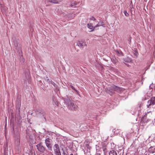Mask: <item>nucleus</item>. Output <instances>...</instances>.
<instances>
[{
    "instance_id": "obj_5",
    "label": "nucleus",
    "mask_w": 155,
    "mask_h": 155,
    "mask_svg": "<svg viewBox=\"0 0 155 155\" xmlns=\"http://www.w3.org/2000/svg\"><path fill=\"white\" fill-rule=\"evenodd\" d=\"M53 150L55 155H61L59 147L58 144H55L53 146Z\"/></svg>"
},
{
    "instance_id": "obj_22",
    "label": "nucleus",
    "mask_w": 155,
    "mask_h": 155,
    "mask_svg": "<svg viewBox=\"0 0 155 155\" xmlns=\"http://www.w3.org/2000/svg\"><path fill=\"white\" fill-rule=\"evenodd\" d=\"M49 82H50V83H51L52 85H53L54 87H56L57 84L55 83L52 80H51Z\"/></svg>"
},
{
    "instance_id": "obj_35",
    "label": "nucleus",
    "mask_w": 155,
    "mask_h": 155,
    "mask_svg": "<svg viewBox=\"0 0 155 155\" xmlns=\"http://www.w3.org/2000/svg\"><path fill=\"white\" fill-rule=\"evenodd\" d=\"M95 23H96V22L94 23V24H95Z\"/></svg>"
},
{
    "instance_id": "obj_4",
    "label": "nucleus",
    "mask_w": 155,
    "mask_h": 155,
    "mask_svg": "<svg viewBox=\"0 0 155 155\" xmlns=\"http://www.w3.org/2000/svg\"><path fill=\"white\" fill-rule=\"evenodd\" d=\"M45 143L48 150L50 151L52 150V140L49 138H46L45 140Z\"/></svg>"
},
{
    "instance_id": "obj_37",
    "label": "nucleus",
    "mask_w": 155,
    "mask_h": 155,
    "mask_svg": "<svg viewBox=\"0 0 155 155\" xmlns=\"http://www.w3.org/2000/svg\"><path fill=\"white\" fill-rule=\"evenodd\" d=\"M153 155H155V154H153Z\"/></svg>"
},
{
    "instance_id": "obj_30",
    "label": "nucleus",
    "mask_w": 155,
    "mask_h": 155,
    "mask_svg": "<svg viewBox=\"0 0 155 155\" xmlns=\"http://www.w3.org/2000/svg\"><path fill=\"white\" fill-rule=\"evenodd\" d=\"M18 145H20V141H18Z\"/></svg>"
},
{
    "instance_id": "obj_18",
    "label": "nucleus",
    "mask_w": 155,
    "mask_h": 155,
    "mask_svg": "<svg viewBox=\"0 0 155 155\" xmlns=\"http://www.w3.org/2000/svg\"><path fill=\"white\" fill-rule=\"evenodd\" d=\"M124 61L126 62H131L132 61V60L130 58H127L124 59Z\"/></svg>"
},
{
    "instance_id": "obj_14",
    "label": "nucleus",
    "mask_w": 155,
    "mask_h": 155,
    "mask_svg": "<svg viewBox=\"0 0 155 155\" xmlns=\"http://www.w3.org/2000/svg\"><path fill=\"white\" fill-rule=\"evenodd\" d=\"M143 123H147L148 122V120L147 118V115H145L141 119Z\"/></svg>"
},
{
    "instance_id": "obj_31",
    "label": "nucleus",
    "mask_w": 155,
    "mask_h": 155,
    "mask_svg": "<svg viewBox=\"0 0 155 155\" xmlns=\"http://www.w3.org/2000/svg\"><path fill=\"white\" fill-rule=\"evenodd\" d=\"M50 152V153H51V155H54L51 152Z\"/></svg>"
},
{
    "instance_id": "obj_23",
    "label": "nucleus",
    "mask_w": 155,
    "mask_h": 155,
    "mask_svg": "<svg viewBox=\"0 0 155 155\" xmlns=\"http://www.w3.org/2000/svg\"><path fill=\"white\" fill-rule=\"evenodd\" d=\"M70 86L73 90H74L76 92H78L77 90L76 89H75V88L71 84L70 85Z\"/></svg>"
},
{
    "instance_id": "obj_15",
    "label": "nucleus",
    "mask_w": 155,
    "mask_h": 155,
    "mask_svg": "<svg viewBox=\"0 0 155 155\" xmlns=\"http://www.w3.org/2000/svg\"><path fill=\"white\" fill-rule=\"evenodd\" d=\"M78 4V2H73L71 3V4L70 6L71 7L73 8H75L76 7L75 6L76 5H77Z\"/></svg>"
},
{
    "instance_id": "obj_7",
    "label": "nucleus",
    "mask_w": 155,
    "mask_h": 155,
    "mask_svg": "<svg viewBox=\"0 0 155 155\" xmlns=\"http://www.w3.org/2000/svg\"><path fill=\"white\" fill-rule=\"evenodd\" d=\"M77 45L82 48L86 47L87 46L86 42L82 41H79L78 42V43Z\"/></svg>"
},
{
    "instance_id": "obj_27",
    "label": "nucleus",
    "mask_w": 155,
    "mask_h": 155,
    "mask_svg": "<svg viewBox=\"0 0 155 155\" xmlns=\"http://www.w3.org/2000/svg\"><path fill=\"white\" fill-rule=\"evenodd\" d=\"M46 80L47 81V82L48 83H50V82H49V81L50 80H49V79L47 77H46Z\"/></svg>"
},
{
    "instance_id": "obj_20",
    "label": "nucleus",
    "mask_w": 155,
    "mask_h": 155,
    "mask_svg": "<svg viewBox=\"0 0 155 155\" xmlns=\"http://www.w3.org/2000/svg\"><path fill=\"white\" fill-rule=\"evenodd\" d=\"M29 155H35L34 150H31L29 153Z\"/></svg>"
},
{
    "instance_id": "obj_17",
    "label": "nucleus",
    "mask_w": 155,
    "mask_h": 155,
    "mask_svg": "<svg viewBox=\"0 0 155 155\" xmlns=\"http://www.w3.org/2000/svg\"><path fill=\"white\" fill-rule=\"evenodd\" d=\"M109 155H117L116 152L114 150L110 151L109 153Z\"/></svg>"
},
{
    "instance_id": "obj_2",
    "label": "nucleus",
    "mask_w": 155,
    "mask_h": 155,
    "mask_svg": "<svg viewBox=\"0 0 155 155\" xmlns=\"http://www.w3.org/2000/svg\"><path fill=\"white\" fill-rule=\"evenodd\" d=\"M36 115L37 117L40 118H42L45 119L46 120V119L45 117V113L44 111L40 109H37L35 111Z\"/></svg>"
},
{
    "instance_id": "obj_12",
    "label": "nucleus",
    "mask_w": 155,
    "mask_h": 155,
    "mask_svg": "<svg viewBox=\"0 0 155 155\" xmlns=\"http://www.w3.org/2000/svg\"><path fill=\"white\" fill-rule=\"evenodd\" d=\"M114 89H112V87L107 89V92L111 95L114 93Z\"/></svg>"
},
{
    "instance_id": "obj_1",
    "label": "nucleus",
    "mask_w": 155,
    "mask_h": 155,
    "mask_svg": "<svg viewBox=\"0 0 155 155\" xmlns=\"http://www.w3.org/2000/svg\"><path fill=\"white\" fill-rule=\"evenodd\" d=\"M64 101L65 103L67 105L69 109L72 110H78V106L74 104L70 97L66 96L65 98Z\"/></svg>"
},
{
    "instance_id": "obj_3",
    "label": "nucleus",
    "mask_w": 155,
    "mask_h": 155,
    "mask_svg": "<svg viewBox=\"0 0 155 155\" xmlns=\"http://www.w3.org/2000/svg\"><path fill=\"white\" fill-rule=\"evenodd\" d=\"M36 147L38 150L41 153H44L46 151L48 153V151L47 150L45 146L43 145V143H40L36 145Z\"/></svg>"
},
{
    "instance_id": "obj_13",
    "label": "nucleus",
    "mask_w": 155,
    "mask_h": 155,
    "mask_svg": "<svg viewBox=\"0 0 155 155\" xmlns=\"http://www.w3.org/2000/svg\"><path fill=\"white\" fill-rule=\"evenodd\" d=\"M21 105V101L20 98L18 99V103L17 105L16 106V108L18 109L19 112H20V107Z\"/></svg>"
},
{
    "instance_id": "obj_32",
    "label": "nucleus",
    "mask_w": 155,
    "mask_h": 155,
    "mask_svg": "<svg viewBox=\"0 0 155 155\" xmlns=\"http://www.w3.org/2000/svg\"><path fill=\"white\" fill-rule=\"evenodd\" d=\"M144 1H145V2H147V0H144Z\"/></svg>"
},
{
    "instance_id": "obj_21",
    "label": "nucleus",
    "mask_w": 155,
    "mask_h": 155,
    "mask_svg": "<svg viewBox=\"0 0 155 155\" xmlns=\"http://www.w3.org/2000/svg\"><path fill=\"white\" fill-rule=\"evenodd\" d=\"M58 15H62V16H65V17L66 18H67V15L64 12H62L61 13H60L59 12H58Z\"/></svg>"
},
{
    "instance_id": "obj_25",
    "label": "nucleus",
    "mask_w": 155,
    "mask_h": 155,
    "mask_svg": "<svg viewBox=\"0 0 155 155\" xmlns=\"http://www.w3.org/2000/svg\"><path fill=\"white\" fill-rule=\"evenodd\" d=\"M90 19L93 21L96 20V19L93 17H92L90 18Z\"/></svg>"
},
{
    "instance_id": "obj_19",
    "label": "nucleus",
    "mask_w": 155,
    "mask_h": 155,
    "mask_svg": "<svg viewBox=\"0 0 155 155\" xmlns=\"http://www.w3.org/2000/svg\"><path fill=\"white\" fill-rule=\"evenodd\" d=\"M87 27L88 28L90 29H92L93 28H94V27L92 25V24H87Z\"/></svg>"
},
{
    "instance_id": "obj_9",
    "label": "nucleus",
    "mask_w": 155,
    "mask_h": 155,
    "mask_svg": "<svg viewBox=\"0 0 155 155\" xmlns=\"http://www.w3.org/2000/svg\"><path fill=\"white\" fill-rule=\"evenodd\" d=\"M148 152L150 153H153L155 152V147L154 146L150 147L148 150Z\"/></svg>"
},
{
    "instance_id": "obj_10",
    "label": "nucleus",
    "mask_w": 155,
    "mask_h": 155,
    "mask_svg": "<svg viewBox=\"0 0 155 155\" xmlns=\"http://www.w3.org/2000/svg\"><path fill=\"white\" fill-rule=\"evenodd\" d=\"M117 54L119 56H123L124 53L120 50H117L115 51Z\"/></svg>"
},
{
    "instance_id": "obj_26",
    "label": "nucleus",
    "mask_w": 155,
    "mask_h": 155,
    "mask_svg": "<svg viewBox=\"0 0 155 155\" xmlns=\"http://www.w3.org/2000/svg\"><path fill=\"white\" fill-rule=\"evenodd\" d=\"M63 155H68L67 154V152H63Z\"/></svg>"
},
{
    "instance_id": "obj_36",
    "label": "nucleus",
    "mask_w": 155,
    "mask_h": 155,
    "mask_svg": "<svg viewBox=\"0 0 155 155\" xmlns=\"http://www.w3.org/2000/svg\"><path fill=\"white\" fill-rule=\"evenodd\" d=\"M74 155H77V154H74Z\"/></svg>"
},
{
    "instance_id": "obj_16",
    "label": "nucleus",
    "mask_w": 155,
    "mask_h": 155,
    "mask_svg": "<svg viewBox=\"0 0 155 155\" xmlns=\"http://www.w3.org/2000/svg\"><path fill=\"white\" fill-rule=\"evenodd\" d=\"M111 60L112 61L114 64H116L118 61V60L115 57L112 58H111Z\"/></svg>"
},
{
    "instance_id": "obj_33",
    "label": "nucleus",
    "mask_w": 155,
    "mask_h": 155,
    "mask_svg": "<svg viewBox=\"0 0 155 155\" xmlns=\"http://www.w3.org/2000/svg\"><path fill=\"white\" fill-rule=\"evenodd\" d=\"M70 155H73V154L71 153Z\"/></svg>"
},
{
    "instance_id": "obj_6",
    "label": "nucleus",
    "mask_w": 155,
    "mask_h": 155,
    "mask_svg": "<svg viewBox=\"0 0 155 155\" xmlns=\"http://www.w3.org/2000/svg\"><path fill=\"white\" fill-rule=\"evenodd\" d=\"M148 104L147 105V107L149 108L151 105H154L155 104V97H151L147 102Z\"/></svg>"
},
{
    "instance_id": "obj_24",
    "label": "nucleus",
    "mask_w": 155,
    "mask_h": 155,
    "mask_svg": "<svg viewBox=\"0 0 155 155\" xmlns=\"http://www.w3.org/2000/svg\"><path fill=\"white\" fill-rule=\"evenodd\" d=\"M124 13L126 16L127 17L129 15V14L126 11H124Z\"/></svg>"
},
{
    "instance_id": "obj_29",
    "label": "nucleus",
    "mask_w": 155,
    "mask_h": 155,
    "mask_svg": "<svg viewBox=\"0 0 155 155\" xmlns=\"http://www.w3.org/2000/svg\"><path fill=\"white\" fill-rule=\"evenodd\" d=\"M95 155H101V154L99 153H97L95 154Z\"/></svg>"
},
{
    "instance_id": "obj_8",
    "label": "nucleus",
    "mask_w": 155,
    "mask_h": 155,
    "mask_svg": "<svg viewBox=\"0 0 155 155\" xmlns=\"http://www.w3.org/2000/svg\"><path fill=\"white\" fill-rule=\"evenodd\" d=\"M112 89H114V91H116L118 92L122 90V88H120L115 85L112 86Z\"/></svg>"
},
{
    "instance_id": "obj_34",
    "label": "nucleus",
    "mask_w": 155,
    "mask_h": 155,
    "mask_svg": "<svg viewBox=\"0 0 155 155\" xmlns=\"http://www.w3.org/2000/svg\"><path fill=\"white\" fill-rule=\"evenodd\" d=\"M95 23H96V22L94 23V24H95Z\"/></svg>"
},
{
    "instance_id": "obj_11",
    "label": "nucleus",
    "mask_w": 155,
    "mask_h": 155,
    "mask_svg": "<svg viewBox=\"0 0 155 155\" xmlns=\"http://www.w3.org/2000/svg\"><path fill=\"white\" fill-rule=\"evenodd\" d=\"M104 25V23L102 21H100L98 24H97L95 26H94V29L96 28L97 27H99L100 26H103Z\"/></svg>"
},
{
    "instance_id": "obj_28",
    "label": "nucleus",
    "mask_w": 155,
    "mask_h": 155,
    "mask_svg": "<svg viewBox=\"0 0 155 155\" xmlns=\"http://www.w3.org/2000/svg\"><path fill=\"white\" fill-rule=\"evenodd\" d=\"M53 101H54V102H55V104H56V99H55V98L54 97L53 98Z\"/></svg>"
}]
</instances>
